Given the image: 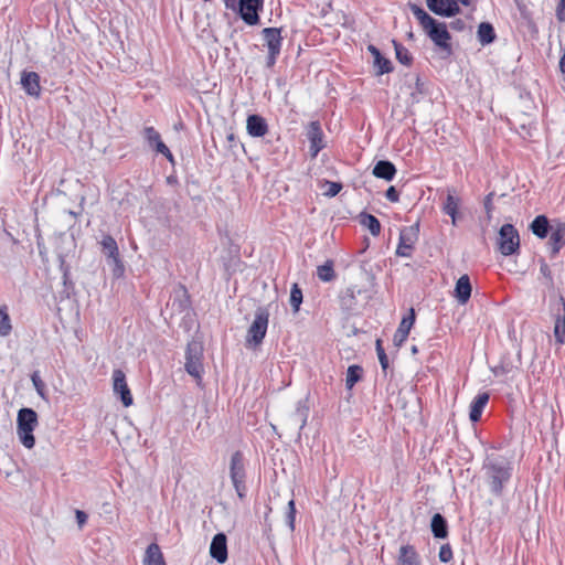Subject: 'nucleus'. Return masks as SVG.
Returning a JSON list of instances; mask_svg holds the SVG:
<instances>
[{"label":"nucleus","mask_w":565,"mask_h":565,"mask_svg":"<svg viewBox=\"0 0 565 565\" xmlns=\"http://www.w3.org/2000/svg\"><path fill=\"white\" fill-rule=\"evenodd\" d=\"M482 471L491 493L501 497L512 477L513 463L502 455L490 452L483 460Z\"/></svg>","instance_id":"nucleus-1"},{"label":"nucleus","mask_w":565,"mask_h":565,"mask_svg":"<svg viewBox=\"0 0 565 565\" xmlns=\"http://www.w3.org/2000/svg\"><path fill=\"white\" fill-rule=\"evenodd\" d=\"M414 17L419 21L430 40L439 47L448 49L450 34L445 23L436 21L423 8L413 4L411 7Z\"/></svg>","instance_id":"nucleus-2"},{"label":"nucleus","mask_w":565,"mask_h":565,"mask_svg":"<svg viewBox=\"0 0 565 565\" xmlns=\"http://www.w3.org/2000/svg\"><path fill=\"white\" fill-rule=\"evenodd\" d=\"M38 424V414L33 408L23 407L19 409L17 416V435L20 443L28 449H32L35 445L33 431Z\"/></svg>","instance_id":"nucleus-3"},{"label":"nucleus","mask_w":565,"mask_h":565,"mask_svg":"<svg viewBox=\"0 0 565 565\" xmlns=\"http://www.w3.org/2000/svg\"><path fill=\"white\" fill-rule=\"evenodd\" d=\"M264 41L263 46L267 50L265 64L267 68H273L280 55L284 38L280 28H265L260 32Z\"/></svg>","instance_id":"nucleus-4"},{"label":"nucleus","mask_w":565,"mask_h":565,"mask_svg":"<svg viewBox=\"0 0 565 565\" xmlns=\"http://www.w3.org/2000/svg\"><path fill=\"white\" fill-rule=\"evenodd\" d=\"M269 312L266 308H258L255 311L254 321L247 331L246 344L248 347H258L262 344L268 328Z\"/></svg>","instance_id":"nucleus-5"},{"label":"nucleus","mask_w":565,"mask_h":565,"mask_svg":"<svg viewBox=\"0 0 565 565\" xmlns=\"http://www.w3.org/2000/svg\"><path fill=\"white\" fill-rule=\"evenodd\" d=\"M203 347L198 341H191L188 343L185 350V371L188 374L193 376L198 382H201L203 374Z\"/></svg>","instance_id":"nucleus-6"},{"label":"nucleus","mask_w":565,"mask_h":565,"mask_svg":"<svg viewBox=\"0 0 565 565\" xmlns=\"http://www.w3.org/2000/svg\"><path fill=\"white\" fill-rule=\"evenodd\" d=\"M102 252L106 256L107 264L111 266L115 277H121L125 271L124 264L120 259L119 249L115 238L108 234L103 235L100 239Z\"/></svg>","instance_id":"nucleus-7"},{"label":"nucleus","mask_w":565,"mask_h":565,"mask_svg":"<svg viewBox=\"0 0 565 565\" xmlns=\"http://www.w3.org/2000/svg\"><path fill=\"white\" fill-rule=\"evenodd\" d=\"M520 236L512 224H504L499 231V249L502 255L510 256L518 252Z\"/></svg>","instance_id":"nucleus-8"},{"label":"nucleus","mask_w":565,"mask_h":565,"mask_svg":"<svg viewBox=\"0 0 565 565\" xmlns=\"http://www.w3.org/2000/svg\"><path fill=\"white\" fill-rule=\"evenodd\" d=\"M419 225L415 224L401 230L399 242L396 248V255L401 257H411L412 250L418 241Z\"/></svg>","instance_id":"nucleus-9"},{"label":"nucleus","mask_w":565,"mask_h":565,"mask_svg":"<svg viewBox=\"0 0 565 565\" xmlns=\"http://www.w3.org/2000/svg\"><path fill=\"white\" fill-rule=\"evenodd\" d=\"M263 0H243L237 11L242 20L248 25H256L259 22V11L263 10Z\"/></svg>","instance_id":"nucleus-10"},{"label":"nucleus","mask_w":565,"mask_h":565,"mask_svg":"<svg viewBox=\"0 0 565 565\" xmlns=\"http://www.w3.org/2000/svg\"><path fill=\"white\" fill-rule=\"evenodd\" d=\"M113 390L120 396V401L125 407H129L134 403L131 392L128 387L126 375L120 369L113 371Z\"/></svg>","instance_id":"nucleus-11"},{"label":"nucleus","mask_w":565,"mask_h":565,"mask_svg":"<svg viewBox=\"0 0 565 565\" xmlns=\"http://www.w3.org/2000/svg\"><path fill=\"white\" fill-rule=\"evenodd\" d=\"M554 337L557 344H565V300L559 298L553 309Z\"/></svg>","instance_id":"nucleus-12"},{"label":"nucleus","mask_w":565,"mask_h":565,"mask_svg":"<svg viewBox=\"0 0 565 565\" xmlns=\"http://www.w3.org/2000/svg\"><path fill=\"white\" fill-rule=\"evenodd\" d=\"M428 9L437 15L454 17L460 12L457 0H426Z\"/></svg>","instance_id":"nucleus-13"},{"label":"nucleus","mask_w":565,"mask_h":565,"mask_svg":"<svg viewBox=\"0 0 565 565\" xmlns=\"http://www.w3.org/2000/svg\"><path fill=\"white\" fill-rule=\"evenodd\" d=\"M310 405L309 398L305 397L297 402L295 411L291 413L289 417V422L292 426L297 427L298 435L302 428L307 425V420L309 417Z\"/></svg>","instance_id":"nucleus-14"},{"label":"nucleus","mask_w":565,"mask_h":565,"mask_svg":"<svg viewBox=\"0 0 565 565\" xmlns=\"http://www.w3.org/2000/svg\"><path fill=\"white\" fill-rule=\"evenodd\" d=\"M210 554L217 563L227 561V539L223 532H217L210 545Z\"/></svg>","instance_id":"nucleus-15"},{"label":"nucleus","mask_w":565,"mask_h":565,"mask_svg":"<svg viewBox=\"0 0 565 565\" xmlns=\"http://www.w3.org/2000/svg\"><path fill=\"white\" fill-rule=\"evenodd\" d=\"M308 139L310 141V156L316 158L319 151L324 147L323 143V132L321 130L320 124L318 121H311L307 132Z\"/></svg>","instance_id":"nucleus-16"},{"label":"nucleus","mask_w":565,"mask_h":565,"mask_svg":"<svg viewBox=\"0 0 565 565\" xmlns=\"http://www.w3.org/2000/svg\"><path fill=\"white\" fill-rule=\"evenodd\" d=\"M415 322V312L414 309H411V312L407 317H404L393 337V343L395 347L399 348L406 341L409 331Z\"/></svg>","instance_id":"nucleus-17"},{"label":"nucleus","mask_w":565,"mask_h":565,"mask_svg":"<svg viewBox=\"0 0 565 565\" xmlns=\"http://www.w3.org/2000/svg\"><path fill=\"white\" fill-rule=\"evenodd\" d=\"M21 85L28 95L36 97L40 95L41 86L38 73L23 71L21 74Z\"/></svg>","instance_id":"nucleus-18"},{"label":"nucleus","mask_w":565,"mask_h":565,"mask_svg":"<svg viewBox=\"0 0 565 565\" xmlns=\"http://www.w3.org/2000/svg\"><path fill=\"white\" fill-rule=\"evenodd\" d=\"M246 129L252 137H264L268 131L266 120L259 115H249L246 120Z\"/></svg>","instance_id":"nucleus-19"},{"label":"nucleus","mask_w":565,"mask_h":565,"mask_svg":"<svg viewBox=\"0 0 565 565\" xmlns=\"http://www.w3.org/2000/svg\"><path fill=\"white\" fill-rule=\"evenodd\" d=\"M471 282L468 275H462L456 282L454 296L460 305H466L471 297Z\"/></svg>","instance_id":"nucleus-20"},{"label":"nucleus","mask_w":565,"mask_h":565,"mask_svg":"<svg viewBox=\"0 0 565 565\" xmlns=\"http://www.w3.org/2000/svg\"><path fill=\"white\" fill-rule=\"evenodd\" d=\"M396 565H422L419 555L412 545H403L396 559Z\"/></svg>","instance_id":"nucleus-21"},{"label":"nucleus","mask_w":565,"mask_h":565,"mask_svg":"<svg viewBox=\"0 0 565 565\" xmlns=\"http://www.w3.org/2000/svg\"><path fill=\"white\" fill-rule=\"evenodd\" d=\"M489 394L487 392L478 394L470 404L469 418L476 423L480 420L482 412L489 402Z\"/></svg>","instance_id":"nucleus-22"},{"label":"nucleus","mask_w":565,"mask_h":565,"mask_svg":"<svg viewBox=\"0 0 565 565\" xmlns=\"http://www.w3.org/2000/svg\"><path fill=\"white\" fill-rule=\"evenodd\" d=\"M376 178L392 181L396 174L395 166L388 160H380L373 168Z\"/></svg>","instance_id":"nucleus-23"},{"label":"nucleus","mask_w":565,"mask_h":565,"mask_svg":"<svg viewBox=\"0 0 565 565\" xmlns=\"http://www.w3.org/2000/svg\"><path fill=\"white\" fill-rule=\"evenodd\" d=\"M231 480L245 479L244 458L241 451H235L230 463Z\"/></svg>","instance_id":"nucleus-24"},{"label":"nucleus","mask_w":565,"mask_h":565,"mask_svg":"<svg viewBox=\"0 0 565 565\" xmlns=\"http://www.w3.org/2000/svg\"><path fill=\"white\" fill-rule=\"evenodd\" d=\"M146 565H166L163 555L158 544L151 543L146 551L145 555Z\"/></svg>","instance_id":"nucleus-25"},{"label":"nucleus","mask_w":565,"mask_h":565,"mask_svg":"<svg viewBox=\"0 0 565 565\" xmlns=\"http://www.w3.org/2000/svg\"><path fill=\"white\" fill-rule=\"evenodd\" d=\"M478 40L482 45L490 44L495 39L494 28L489 22H482L478 26Z\"/></svg>","instance_id":"nucleus-26"},{"label":"nucleus","mask_w":565,"mask_h":565,"mask_svg":"<svg viewBox=\"0 0 565 565\" xmlns=\"http://www.w3.org/2000/svg\"><path fill=\"white\" fill-rule=\"evenodd\" d=\"M359 217L360 224L367 228L373 236L380 235L381 223L374 215L369 213H361Z\"/></svg>","instance_id":"nucleus-27"},{"label":"nucleus","mask_w":565,"mask_h":565,"mask_svg":"<svg viewBox=\"0 0 565 565\" xmlns=\"http://www.w3.org/2000/svg\"><path fill=\"white\" fill-rule=\"evenodd\" d=\"M548 228H550V224H548V220L545 215L536 216L531 224V230H532L533 234L540 238H544L547 236Z\"/></svg>","instance_id":"nucleus-28"},{"label":"nucleus","mask_w":565,"mask_h":565,"mask_svg":"<svg viewBox=\"0 0 565 565\" xmlns=\"http://www.w3.org/2000/svg\"><path fill=\"white\" fill-rule=\"evenodd\" d=\"M317 276L323 282L332 281L335 278L333 262L327 260L323 265L318 266Z\"/></svg>","instance_id":"nucleus-29"},{"label":"nucleus","mask_w":565,"mask_h":565,"mask_svg":"<svg viewBox=\"0 0 565 565\" xmlns=\"http://www.w3.org/2000/svg\"><path fill=\"white\" fill-rule=\"evenodd\" d=\"M363 369L359 365H350L347 371L345 386L352 390L353 386L361 380Z\"/></svg>","instance_id":"nucleus-30"},{"label":"nucleus","mask_w":565,"mask_h":565,"mask_svg":"<svg viewBox=\"0 0 565 565\" xmlns=\"http://www.w3.org/2000/svg\"><path fill=\"white\" fill-rule=\"evenodd\" d=\"M460 205V199L451 191H448L446 200L443 204V212L447 215H452L454 213H458Z\"/></svg>","instance_id":"nucleus-31"},{"label":"nucleus","mask_w":565,"mask_h":565,"mask_svg":"<svg viewBox=\"0 0 565 565\" xmlns=\"http://www.w3.org/2000/svg\"><path fill=\"white\" fill-rule=\"evenodd\" d=\"M12 326H11V319L8 313V307L7 306H0V335L7 337L11 333Z\"/></svg>","instance_id":"nucleus-32"},{"label":"nucleus","mask_w":565,"mask_h":565,"mask_svg":"<svg viewBox=\"0 0 565 565\" xmlns=\"http://www.w3.org/2000/svg\"><path fill=\"white\" fill-rule=\"evenodd\" d=\"M393 44L397 61L403 65H409L413 61V57L408 50L396 41H393Z\"/></svg>","instance_id":"nucleus-33"},{"label":"nucleus","mask_w":565,"mask_h":565,"mask_svg":"<svg viewBox=\"0 0 565 565\" xmlns=\"http://www.w3.org/2000/svg\"><path fill=\"white\" fill-rule=\"evenodd\" d=\"M565 235V230H556L552 232L548 241V245L551 247L552 254H557L561 249V242Z\"/></svg>","instance_id":"nucleus-34"},{"label":"nucleus","mask_w":565,"mask_h":565,"mask_svg":"<svg viewBox=\"0 0 565 565\" xmlns=\"http://www.w3.org/2000/svg\"><path fill=\"white\" fill-rule=\"evenodd\" d=\"M289 302L294 312L299 311L300 305L302 302V291L297 284H294L291 287Z\"/></svg>","instance_id":"nucleus-35"},{"label":"nucleus","mask_w":565,"mask_h":565,"mask_svg":"<svg viewBox=\"0 0 565 565\" xmlns=\"http://www.w3.org/2000/svg\"><path fill=\"white\" fill-rule=\"evenodd\" d=\"M373 65L376 68L377 75L387 74L393 71L391 61L384 57L383 55L379 57L376 61H373Z\"/></svg>","instance_id":"nucleus-36"},{"label":"nucleus","mask_w":565,"mask_h":565,"mask_svg":"<svg viewBox=\"0 0 565 565\" xmlns=\"http://www.w3.org/2000/svg\"><path fill=\"white\" fill-rule=\"evenodd\" d=\"M375 349H376V353H377V358H379L382 371L384 373H386V371L388 370L390 363H388V358L385 353V350L382 345V340H380V339L376 340Z\"/></svg>","instance_id":"nucleus-37"},{"label":"nucleus","mask_w":565,"mask_h":565,"mask_svg":"<svg viewBox=\"0 0 565 565\" xmlns=\"http://www.w3.org/2000/svg\"><path fill=\"white\" fill-rule=\"evenodd\" d=\"M295 502L294 500H290L287 504V511L285 513V526L289 527L290 530L295 529Z\"/></svg>","instance_id":"nucleus-38"},{"label":"nucleus","mask_w":565,"mask_h":565,"mask_svg":"<svg viewBox=\"0 0 565 565\" xmlns=\"http://www.w3.org/2000/svg\"><path fill=\"white\" fill-rule=\"evenodd\" d=\"M143 136L151 148L161 140L160 134L153 127H146Z\"/></svg>","instance_id":"nucleus-39"},{"label":"nucleus","mask_w":565,"mask_h":565,"mask_svg":"<svg viewBox=\"0 0 565 565\" xmlns=\"http://www.w3.org/2000/svg\"><path fill=\"white\" fill-rule=\"evenodd\" d=\"M430 530H447L446 519L441 514L436 513L431 518Z\"/></svg>","instance_id":"nucleus-40"},{"label":"nucleus","mask_w":565,"mask_h":565,"mask_svg":"<svg viewBox=\"0 0 565 565\" xmlns=\"http://www.w3.org/2000/svg\"><path fill=\"white\" fill-rule=\"evenodd\" d=\"M424 93H425L424 83H422L420 78L418 76H416L415 90L412 92V94H411L413 102L418 103L420 99V96L424 95Z\"/></svg>","instance_id":"nucleus-41"},{"label":"nucleus","mask_w":565,"mask_h":565,"mask_svg":"<svg viewBox=\"0 0 565 565\" xmlns=\"http://www.w3.org/2000/svg\"><path fill=\"white\" fill-rule=\"evenodd\" d=\"M158 153L163 154L169 161H173V156L169 148L166 146L162 140H159L153 147H152Z\"/></svg>","instance_id":"nucleus-42"},{"label":"nucleus","mask_w":565,"mask_h":565,"mask_svg":"<svg viewBox=\"0 0 565 565\" xmlns=\"http://www.w3.org/2000/svg\"><path fill=\"white\" fill-rule=\"evenodd\" d=\"M452 558V550L449 544L441 545L439 550V559L443 563H448Z\"/></svg>","instance_id":"nucleus-43"},{"label":"nucleus","mask_w":565,"mask_h":565,"mask_svg":"<svg viewBox=\"0 0 565 565\" xmlns=\"http://www.w3.org/2000/svg\"><path fill=\"white\" fill-rule=\"evenodd\" d=\"M555 17L559 23H565V0H558L555 8Z\"/></svg>","instance_id":"nucleus-44"},{"label":"nucleus","mask_w":565,"mask_h":565,"mask_svg":"<svg viewBox=\"0 0 565 565\" xmlns=\"http://www.w3.org/2000/svg\"><path fill=\"white\" fill-rule=\"evenodd\" d=\"M328 189L326 191L327 196H335L342 189V184L338 182H327Z\"/></svg>","instance_id":"nucleus-45"},{"label":"nucleus","mask_w":565,"mask_h":565,"mask_svg":"<svg viewBox=\"0 0 565 565\" xmlns=\"http://www.w3.org/2000/svg\"><path fill=\"white\" fill-rule=\"evenodd\" d=\"M385 198L390 201V202H398L399 200V193L398 191L396 190L395 186H390L386 192H385Z\"/></svg>","instance_id":"nucleus-46"},{"label":"nucleus","mask_w":565,"mask_h":565,"mask_svg":"<svg viewBox=\"0 0 565 565\" xmlns=\"http://www.w3.org/2000/svg\"><path fill=\"white\" fill-rule=\"evenodd\" d=\"M232 483L238 494L239 498H243L244 497V492L246 490V486H245V479H239V482H238V479L237 480H232Z\"/></svg>","instance_id":"nucleus-47"},{"label":"nucleus","mask_w":565,"mask_h":565,"mask_svg":"<svg viewBox=\"0 0 565 565\" xmlns=\"http://www.w3.org/2000/svg\"><path fill=\"white\" fill-rule=\"evenodd\" d=\"M31 380H32V383L36 390V392L40 394V395H43V387H44V384L42 382V380L40 379V376L34 373L32 376H31Z\"/></svg>","instance_id":"nucleus-48"},{"label":"nucleus","mask_w":565,"mask_h":565,"mask_svg":"<svg viewBox=\"0 0 565 565\" xmlns=\"http://www.w3.org/2000/svg\"><path fill=\"white\" fill-rule=\"evenodd\" d=\"M75 516L78 527H83L86 524L88 518L87 513L82 510H76Z\"/></svg>","instance_id":"nucleus-49"},{"label":"nucleus","mask_w":565,"mask_h":565,"mask_svg":"<svg viewBox=\"0 0 565 565\" xmlns=\"http://www.w3.org/2000/svg\"><path fill=\"white\" fill-rule=\"evenodd\" d=\"M243 0H224V4L227 9H231L233 11H238L241 3Z\"/></svg>","instance_id":"nucleus-50"},{"label":"nucleus","mask_w":565,"mask_h":565,"mask_svg":"<svg viewBox=\"0 0 565 565\" xmlns=\"http://www.w3.org/2000/svg\"><path fill=\"white\" fill-rule=\"evenodd\" d=\"M367 51L372 54L373 61H376L379 57L382 56L380 50L372 44L367 46Z\"/></svg>","instance_id":"nucleus-51"},{"label":"nucleus","mask_w":565,"mask_h":565,"mask_svg":"<svg viewBox=\"0 0 565 565\" xmlns=\"http://www.w3.org/2000/svg\"><path fill=\"white\" fill-rule=\"evenodd\" d=\"M540 271H541V274H542L543 276H545V277H550V273H551V271H550V268H548L547 264L543 263V264L541 265Z\"/></svg>","instance_id":"nucleus-52"},{"label":"nucleus","mask_w":565,"mask_h":565,"mask_svg":"<svg viewBox=\"0 0 565 565\" xmlns=\"http://www.w3.org/2000/svg\"><path fill=\"white\" fill-rule=\"evenodd\" d=\"M559 68H561V72L563 74H565V53L563 54V56L559 60Z\"/></svg>","instance_id":"nucleus-53"},{"label":"nucleus","mask_w":565,"mask_h":565,"mask_svg":"<svg viewBox=\"0 0 565 565\" xmlns=\"http://www.w3.org/2000/svg\"><path fill=\"white\" fill-rule=\"evenodd\" d=\"M435 537H438V539H446L447 537V534L448 532H433Z\"/></svg>","instance_id":"nucleus-54"},{"label":"nucleus","mask_w":565,"mask_h":565,"mask_svg":"<svg viewBox=\"0 0 565 565\" xmlns=\"http://www.w3.org/2000/svg\"><path fill=\"white\" fill-rule=\"evenodd\" d=\"M451 217V223L452 225H456L457 224V216H458V213H454L452 215H449Z\"/></svg>","instance_id":"nucleus-55"},{"label":"nucleus","mask_w":565,"mask_h":565,"mask_svg":"<svg viewBox=\"0 0 565 565\" xmlns=\"http://www.w3.org/2000/svg\"><path fill=\"white\" fill-rule=\"evenodd\" d=\"M458 1V4L461 3L463 6H469L470 4V0H457Z\"/></svg>","instance_id":"nucleus-56"},{"label":"nucleus","mask_w":565,"mask_h":565,"mask_svg":"<svg viewBox=\"0 0 565 565\" xmlns=\"http://www.w3.org/2000/svg\"><path fill=\"white\" fill-rule=\"evenodd\" d=\"M490 200H491V199H490V195H489V196L487 198V202H486V207H487V210H488V211H489V209H490Z\"/></svg>","instance_id":"nucleus-57"},{"label":"nucleus","mask_w":565,"mask_h":565,"mask_svg":"<svg viewBox=\"0 0 565 565\" xmlns=\"http://www.w3.org/2000/svg\"><path fill=\"white\" fill-rule=\"evenodd\" d=\"M411 351H412L413 354H416L418 352V349H417L416 345H413Z\"/></svg>","instance_id":"nucleus-58"}]
</instances>
